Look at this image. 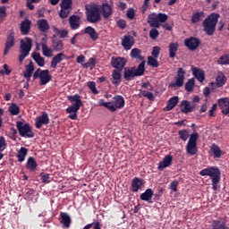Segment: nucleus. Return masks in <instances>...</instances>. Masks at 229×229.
Masks as SVG:
<instances>
[{"instance_id":"f257e3e1","label":"nucleus","mask_w":229,"mask_h":229,"mask_svg":"<svg viewBox=\"0 0 229 229\" xmlns=\"http://www.w3.org/2000/svg\"><path fill=\"white\" fill-rule=\"evenodd\" d=\"M200 176H209L212 182V189L217 191L218 183L221 181V170L217 166H208L199 172Z\"/></svg>"},{"instance_id":"f03ea898","label":"nucleus","mask_w":229,"mask_h":229,"mask_svg":"<svg viewBox=\"0 0 229 229\" xmlns=\"http://www.w3.org/2000/svg\"><path fill=\"white\" fill-rule=\"evenodd\" d=\"M68 100L70 102H74V104H72L66 109V112L70 114L68 117L72 121H76L78 119L77 113L80 110V108L83 106V102L81 99V96L78 94L68 96Z\"/></svg>"},{"instance_id":"7ed1b4c3","label":"nucleus","mask_w":229,"mask_h":229,"mask_svg":"<svg viewBox=\"0 0 229 229\" xmlns=\"http://www.w3.org/2000/svg\"><path fill=\"white\" fill-rule=\"evenodd\" d=\"M99 105L106 107L110 112H116L117 110L123 109L126 105V102L124 101V98L122 95H115L112 101L107 103L105 102L104 99H100Z\"/></svg>"},{"instance_id":"20e7f679","label":"nucleus","mask_w":229,"mask_h":229,"mask_svg":"<svg viewBox=\"0 0 229 229\" xmlns=\"http://www.w3.org/2000/svg\"><path fill=\"white\" fill-rule=\"evenodd\" d=\"M219 17L220 14L213 13L203 21L202 27L206 35L213 36L215 34Z\"/></svg>"},{"instance_id":"39448f33","label":"nucleus","mask_w":229,"mask_h":229,"mask_svg":"<svg viewBox=\"0 0 229 229\" xmlns=\"http://www.w3.org/2000/svg\"><path fill=\"white\" fill-rule=\"evenodd\" d=\"M145 72V62H141L139 66L136 68L132 67H125L123 72V78L126 81H131L135 77H140L144 74Z\"/></svg>"},{"instance_id":"423d86ee","label":"nucleus","mask_w":229,"mask_h":229,"mask_svg":"<svg viewBox=\"0 0 229 229\" xmlns=\"http://www.w3.org/2000/svg\"><path fill=\"white\" fill-rule=\"evenodd\" d=\"M86 21L90 23H98L102 21L99 5L89 4L85 5Z\"/></svg>"},{"instance_id":"0eeeda50","label":"nucleus","mask_w":229,"mask_h":229,"mask_svg":"<svg viewBox=\"0 0 229 229\" xmlns=\"http://www.w3.org/2000/svg\"><path fill=\"white\" fill-rule=\"evenodd\" d=\"M24 41L23 39L20 40V55L19 62L22 63L28 55L32 48V39L30 37H26Z\"/></svg>"},{"instance_id":"6e6552de","label":"nucleus","mask_w":229,"mask_h":229,"mask_svg":"<svg viewBox=\"0 0 229 229\" xmlns=\"http://www.w3.org/2000/svg\"><path fill=\"white\" fill-rule=\"evenodd\" d=\"M168 15L165 13H150L148 16V23L150 28L159 29L161 27L160 23H164L167 21Z\"/></svg>"},{"instance_id":"1a4fd4ad","label":"nucleus","mask_w":229,"mask_h":229,"mask_svg":"<svg viewBox=\"0 0 229 229\" xmlns=\"http://www.w3.org/2000/svg\"><path fill=\"white\" fill-rule=\"evenodd\" d=\"M16 128L19 131V135L22 138L32 139L35 137V133L32 131V127L30 123H24L21 121L16 123Z\"/></svg>"},{"instance_id":"9d476101","label":"nucleus","mask_w":229,"mask_h":229,"mask_svg":"<svg viewBox=\"0 0 229 229\" xmlns=\"http://www.w3.org/2000/svg\"><path fill=\"white\" fill-rule=\"evenodd\" d=\"M37 79H39V83L41 86H45L52 81V75L49 74L48 70H42L41 68H38L32 75V81H35Z\"/></svg>"},{"instance_id":"9b49d317","label":"nucleus","mask_w":229,"mask_h":229,"mask_svg":"<svg viewBox=\"0 0 229 229\" xmlns=\"http://www.w3.org/2000/svg\"><path fill=\"white\" fill-rule=\"evenodd\" d=\"M199 140V133L194 132L190 136V140L188 144L186 145L187 153L191 156H195L198 153V142Z\"/></svg>"},{"instance_id":"f8f14e48","label":"nucleus","mask_w":229,"mask_h":229,"mask_svg":"<svg viewBox=\"0 0 229 229\" xmlns=\"http://www.w3.org/2000/svg\"><path fill=\"white\" fill-rule=\"evenodd\" d=\"M185 73L183 68H178L177 76L175 77V82H171L169 88H182L184 85Z\"/></svg>"},{"instance_id":"ddd939ff","label":"nucleus","mask_w":229,"mask_h":229,"mask_svg":"<svg viewBox=\"0 0 229 229\" xmlns=\"http://www.w3.org/2000/svg\"><path fill=\"white\" fill-rule=\"evenodd\" d=\"M14 46H15V34L13 30H10L7 33L4 55H6Z\"/></svg>"},{"instance_id":"4468645a","label":"nucleus","mask_w":229,"mask_h":229,"mask_svg":"<svg viewBox=\"0 0 229 229\" xmlns=\"http://www.w3.org/2000/svg\"><path fill=\"white\" fill-rule=\"evenodd\" d=\"M183 44L190 51H196L200 45V40L197 37H190L184 39Z\"/></svg>"},{"instance_id":"2eb2a0df","label":"nucleus","mask_w":229,"mask_h":229,"mask_svg":"<svg viewBox=\"0 0 229 229\" xmlns=\"http://www.w3.org/2000/svg\"><path fill=\"white\" fill-rule=\"evenodd\" d=\"M111 65L117 71H123L124 66H126V58L121 56H113L111 59Z\"/></svg>"},{"instance_id":"dca6fc26","label":"nucleus","mask_w":229,"mask_h":229,"mask_svg":"<svg viewBox=\"0 0 229 229\" xmlns=\"http://www.w3.org/2000/svg\"><path fill=\"white\" fill-rule=\"evenodd\" d=\"M49 123V117L46 112L42 113L40 116H38L35 120L36 129L40 130L43 125Z\"/></svg>"},{"instance_id":"f3484780","label":"nucleus","mask_w":229,"mask_h":229,"mask_svg":"<svg viewBox=\"0 0 229 229\" xmlns=\"http://www.w3.org/2000/svg\"><path fill=\"white\" fill-rule=\"evenodd\" d=\"M218 107L221 109V113L224 115L229 114V98H218Z\"/></svg>"},{"instance_id":"a211bd4d","label":"nucleus","mask_w":229,"mask_h":229,"mask_svg":"<svg viewBox=\"0 0 229 229\" xmlns=\"http://www.w3.org/2000/svg\"><path fill=\"white\" fill-rule=\"evenodd\" d=\"M174 161V157L172 155H167L163 157L162 161L159 162L157 169L158 171H163L164 169L172 165Z\"/></svg>"},{"instance_id":"6ab92c4d","label":"nucleus","mask_w":229,"mask_h":229,"mask_svg":"<svg viewBox=\"0 0 229 229\" xmlns=\"http://www.w3.org/2000/svg\"><path fill=\"white\" fill-rule=\"evenodd\" d=\"M98 7L100 10V14L102 13L105 20H107L112 16L113 9L111 5H109L108 4H103L102 5H98Z\"/></svg>"},{"instance_id":"aec40b11","label":"nucleus","mask_w":229,"mask_h":229,"mask_svg":"<svg viewBox=\"0 0 229 229\" xmlns=\"http://www.w3.org/2000/svg\"><path fill=\"white\" fill-rule=\"evenodd\" d=\"M144 184V181L140 177H134L132 182H131V192H139L141 190Z\"/></svg>"},{"instance_id":"412c9836","label":"nucleus","mask_w":229,"mask_h":229,"mask_svg":"<svg viewBox=\"0 0 229 229\" xmlns=\"http://www.w3.org/2000/svg\"><path fill=\"white\" fill-rule=\"evenodd\" d=\"M52 49L53 51H56V52H60L64 49V41L62 39L57 38L55 35H53Z\"/></svg>"},{"instance_id":"4be33fe9","label":"nucleus","mask_w":229,"mask_h":229,"mask_svg":"<svg viewBox=\"0 0 229 229\" xmlns=\"http://www.w3.org/2000/svg\"><path fill=\"white\" fill-rule=\"evenodd\" d=\"M69 23H70V28L72 30H78L80 28V25H81V17L79 15L72 14L69 18Z\"/></svg>"},{"instance_id":"5701e85b","label":"nucleus","mask_w":229,"mask_h":229,"mask_svg":"<svg viewBox=\"0 0 229 229\" xmlns=\"http://www.w3.org/2000/svg\"><path fill=\"white\" fill-rule=\"evenodd\" d=\"M31 30V21L28 19H25L21 24H20V31H21V34L23 36H27L30 34Z\"/></svg>"},{"instance_id":"b1692460","label":"nucleus","mask_w":229,"mask_h":229,"mask_svg":"<svg viewBox=\"0 0 229 229\" xmlns=\"http://www.w3.org/2000/svg\"><path fill=\"white\" fill-rule=\"evenodd\" d=\"M66 58V55L64 53H59L56 55H54L50 63V67L52 69H55L57 67V64L59 63H62Z\"/></svg>"},{"instance_id":"393cba45","label":"nucleus","mask_w":229,"mask_h":229,"mask_svg":"<svg viewBox=\"0 0 229 229\" xmlns=\"http://www.w3.org/2000/svg\"><path fill=\"white\" fill-rule=\"evenodd\" d=\"M37 27H38V31H40L42 33H47L50 29V26L46 19L38 20Z\"/></svg>"},{"instance_id":"a878e982","label":"nucleus","mask_w":229,"mask_h":229,"mask_svg":"<svg viewBox=\"0 0 229 229\" xmlns=\"http://www.w3.org/2000/svg\"><path fill=\"white\" fill-rule=\"evenodd\" d=\"M133 45L134 39L131 36H123L122 46L126 51L131 50Z\"/></svg>"},{"instance_id":"bb28decb","label":"nucleus","mask_w":229,"mask_h":229,"mask_svg":"<svg viewBox=\"0 0 229 229\" xmlns=\"http://www.w3.org/2000/svg\"><path fill=\"white\" fill-rule=\"evenodd\" d=\"M191 72L195 79H197L199 81L203 82L205 81V72L203 70H200L198 67H191Z\"/></svg>"},{"instance_id":"cd10ccee","label":"nucleus","mask_w":229,"mask_h":229,"mask_svg":"<svg viewBox=\"0 0 229 229\" xmlns=\"http://www.w3.org/2000/svg\"><path fill=\"white\" fill-rule=\"evenodd\" d=\"M60 223L63 225V227L66 229L70 228L72 220L67 213H60Z\"/></svg>"},{"instance_id":"c85d7f7f","label":"nucleus","mask_w":229,"mask_h":229,"mask_svg":"<svg viewBox=\"0 0 229 229\" xmlns=\"http://www.w3.org/2000/svg\"><path fill=\"white\" fill-rule=\"evenodd\" d=\"M154 196V191L152 189L148 188L146 190L144 193L140 195V199L141 201H148V203H152V198Z\"/></svg>"},{"instance_id":"c756f323","label":"nucleus","mask_w":229,"mask_h":229,"mask_svg":"<svg viewBox=\"0 0 229 229\" xmlns=\"http://www.w3.org/2000/svg\"><path fill=\"white\" fill-rule=\"evenodd\" d=\"M178 102V96H174L170 98L169 100L167 101V106L165 107V112L172 111L177 106Z\"/></svg>"},{"instance_id":"7c9ffc66","label":"nucleus","mask_w":229,"mask_h":229,"mask_svg":"<svg viewBox=\"0 0 229 229\" xmlns=\"http://www.w3.org/2000/svg\"><path fill=\"white\" fill-rule=\"evenodd\" d=\"M84 34H88L93 41H97L99 38L96 29L91 26H88L84 29Z\"/></svg>"},{"instance_id":"2f4dec72","label":"nucleus","mask_w":229,"mask_h":229,"mask_svg":"<svg viewBox=\"0 0 229 229\" xmlns=\"http://www.w3.org/2000/svg\"><path fill=\"white\" fill-rule=\"evenodd\" d=\"M226 219L222 222L220 220H212L211 229H229V226L226 225Z\"/></svg>"},{"instance_id":"473e14b6","label":"nucleus","mask_w":229,"mask_h":229,"mask_svg":"<svg viewBox=\"0 0 229 229\" xmlns=\"http://www.w3.org/2000/svg\"><path fill=\"white\" fill-rule=\"evenodd\" d=\"M181 107V112L183 114L192 113L195 110V106H191L188 100H182Z\"/></svg>"},{"instance_id":"72a5a7b5","label":"nucleus","mask_w":229,"mask_h":229,"mask_svg":"<svg viewBox=\"0 0 229 229\" xmlns=\"http://www.w3.org/2000/svg\"><path fill=\"white\" fill-rule=\"evenodd\" d=\"M206 18V13L204 12H195L192 13L191 21L192 24H196L199 22L200 21H203V19Z\"/></svg>"},{"instance_id":"f704fd0d","label":"nucleus","mask_w":229,"mask_h":229,"mask_svg":"<svg viewBox=\"0 0 229 229\" xmlns=\"http://www.w3.org/2000/svg\"><path fill=\"white\" fill-rule=\"evenodd\" d=\"M31 58L32 60H34V62H36V64L39 67H44L46 61H45V58L41 56L40 53H37V52L32 53Z\"/></svg>"},{"instance_id":"c9c22d12","label":"nucleus","mask_w":229,"mask_h":229,"mask_svg":"<svg viewBox=\"0 0 229 229\" xmlns=\"http://www.w3.org/2000/svg\"><path fill=\"white\" fill-rule=\"evenodd\" d=\"M210 151L213 154L215 159H218L223 156V152L218 145L216 143L212 144L210 147Z\"/></svg>"},{"instance_id":"e433bc0d","label":"nucleus","mask_w":229,"mask_h":229,"mask_svg":"<svg viewBox=\"0 0 229 229\" xmlns=\"http://www.w3.org/2000/svg\"><path fill=\"white\" fill-rule=\"evenodd\" d=\"M35 71L34 64L32 61H30L29 64H27L25 71L23 72V76L25 79L31 78L33 72Z\"/></svg>"},{"instance_id":"4c0bfd02","label":"nucleus","mask_w":229,"mask_h":229,"mask_svg":"<svg viewBox=\"0 0 229 229\" xmlns=\"http://www.w3.org/2000/svg\"><path fill=\"white\" fill-rule=\"evenodd\" d=\"M112 83L114 85H119L122 82V73L119 70H114L112 72Z\"/></svg>"},{"instance_id":"58836bf2","label":"nucleus","mask_w":229,"mask_h":229,"mask_svg":"<svg viewBox=\"0 0 229 229\" xmlns=\"http://www.w3.org/2000/svg\"><path fill=\"white\" fill-rule=\"evenodd\" d=\"M37 167H38V164L35 158L33 157H30L27 160L26 168L31 173H33L34 171H36Z\"/></svg>"},{"instance_id":"ea45409f","label":"nucleus","mask_w":229,"mask_h":229,"mask_svg":"<svg viewBox=\"0 0 229 229\" xmlns=\"http://www.w3.org/2000/svg\"><path fill=\"white\" fill-rule=\"evenodd\" d=\"M26 156H28V148L25 147L20 148L17 153L18 162H24Z\"/></svg>"},{"instance_id":"a19ab883","label":"nucleus","mask_w":229,"mask_h":229,"mask_svg":"<svg viewBox=\"0 0 229 229\" xmlns=\"http://www.w3.org/2000/svg\"><path fill=\"white\" fill-rule=\"evenodd\" d=\"M41 50H42V55H45L46 57H53V52L55 51L52 48H49L48 46L46 43H41Z\"/></svg>"},{"instance_id":"79ce46f5","label":"nucleus","mask_w":229,"mask_h":229,"mask_svg":"<svg viewBox=\"0 0 229 229\" xmlns=\"http://www.w3.org/2000/svg\"><path fill=\"white\" fill-rule=\"evenodd\" d=\"M130 56H131V58H134L139 61L144 60V56L141 55V50L140 48L135 47L132 50H131Z\"/></svg>"},{"instance_id":"37998d69","label":"nucleus","mask_w":229,"mask_h":229,"mask_svg":"<svg viewBox=\"0 0 229 229\" xmlns=\"http://www.w3.org/2000/svg\"><path fill=\"white\" fill-rule=\"evenodd\" d=\"M169 48V57L174 59L176 56V52L178 51V44L177 43H170L168 46Z\"/></svg>"},{"instance_id":"c03bdc74","label":"nucleus","mask_w":229,"mask_h":229,"mask_svg":"<svg viewBox=\"0 0 229 229\" xmlns=\"http://www.w3.org/2000/svg\"><path fill=\"white\" fill-rule=\"evenodd\" d=\"M194 88H195V79L191 78L188 80V81L184 85V89L187 90V92H193Z\"/></svg>"},{"instance_id":"a18cd8bd","label":"nucleus","mask_w":229,"mask_h":229,"mask_svg":"<svg viewBox=\"0 0 229 229\" xmlns=\"http://www.w3.org/2000/svg\"><path fill=\"white\" fill-rule=\"evenodd\" d=\"M8 112L11 113L13 116H14L21 113V109L17 104L13 103L11 106H9Z\"/></svg>"},{"instance_id":"49530a36","label":"nucleus","mask_w":229,"mask_h":229,"mask_svg":"<svg viewBox=\"0 0 229 229\" xmlns=\"http://www.w3.org/2000/svg\"><path fill=\"white\" fill-rule=\"evenodd\" d=\"M178 135L179 139L183 142H186L190 137V133L187 129L178 131Z\"/></svg>"},{"instance_id":"de8ad7c7","label":"nucleus","mask_w":229,"mask_h":229,"mask_svg":"<svg viewBox=\"0 0 229 229\" xmlns=\"http://www.w3.org/2000/svg\"><path fill=\"white\" fill-rule=\"evenodd\" d=\"M97 65V59L95 57H90L88 63H85L84 64H82V66L85 69H94Z\"/></svg>"},{"instance_id":"09e8293b","label":"nucleus","mask_w":229,"mask_h":229,"mask_svg":"<svg viewBox=\"0 0 229 229\" xmlns=\"http://www.w3.org/2000/svg\"><path fill=\"white\" fill-rule=\"evenodd\" d=\"M71 12H72V9L61 7V10L59 12V16L63 20L67 19Z\"/></svg>"},{"instance_id":"8fccbe9b","label":"nucleus","mask_w":229,"mask_h":229,"mask_svg":"<svg viewBox=\"0 0 229 229\" xmlns=\"http://www.w3.org/2000/svg\"><path fill=\"white\" fill-rule=\"evenodd\" d=\"M216 86H218V88H221L223 87L226 81H227V79H226V76L221 74V75H218L216 76Z\"/></svg>"},{"instance_id":"3c124183","label":"nucleus","mask_w":229,"mask_h":229,"mask_svg":"<svg viewBox=\"0 0 229 229\" xmlns=\"http://www.w3.org/2000/svg\"><path fill=\"white\" fill-rule=\"evenodd\" d=\"M73 1L72 0H62L60 4L61 8L72 9Z\"/></svg>"},{"instance_id":"603ef678","label":"nucleus","mask_w":229,"mask_h":229,"mask_svg":"<svg viewBox=\"0 0 229 229\" xmlns=\"http://www.w3.org/2000/svg\"><path fill=\"white\" fill-rule=\"evenodd\" d=\"M148 64L150 66V67H154V68H157L159 66L158 64V62L157 61V58L149 55L148 57Z\"/></svg>"},{"instance_id":"864d4df0","label":"nucleus","mask_w":229,"mask_h":229,"mask_svg":"<svg viewBox=\"0 0 229 229\" xmlns=\"http://www.w3.org/2000/svg\"><path fill=\"white\" fill-rule=\"evenodd\" d=\"M53 31L56 32L59 35L60 38H65L67 37V35H68V31L66 30H60L56 27L53 28Z\"/></svg>"},{"instance_id":"5fc2aeb1","label":"nucleus","mask_w":229,"mask_h":229,"mask_svg":"<svg viewBox=\"0 0 229 229\" xmlns=\"http://www.w3.org/2000/svg\"><path fill=\"white\" fill-rule=\"evenodd\" d=\"M218 64L228 65L229 64V55H221L218 58Z\"/></svg>"},{"instance_id":"6e6d98bb","label":"nucleus","mask_w":229,"mask_h":229,"mask_svg":"<svg viewBox=\"0 0 229 229\" xmlns=\"http://www.w3.org/2000/svg\"><path fill=\"white\" fill-rule=\"evenodd\" d=\"M91 227H93V229H101V224L99 221H96L87 225H84L82 229H90Z\"/></svg>"},{"instance_id":"4d7b16f0","label":"nucleus","mask_w":229,"mask_h":229,"mask_svg":"<svg viewBox=\"0 0 229 229\" xmlns=\"http://www.w3.org/2000/svg\"><path fill=\"white\" fill-rule=\"evenodd\" d=\"M159 36H160V32L156 28H152L149 30V38L152 40H156Z\"/></svg>"},{"instance_id":"13d9d810","label":"nucleus","mask_w":229,"mask_h":229,"mask_svg":"<svg viewBox=\"0 0 229 229\" xmlns=\"http://www.w3.org/2000/svg\"><path fill=\"white\" fill-rule=\"evenodd\" d=\"M161 47L158 46H155L152 47L151 56L157 58L160 55Z\"/></svg>"},{"instance_id":"bf43d9fd","label":"nucleus","mask_w":229,"mask_h":229,"mask_svg":"<svg viewBox=\"0 0 229 229\" xmlns=\"http://www.w3.org/2000/svg\"><path fill=\"white\" fill-rule=\"evenodd\" d=\"M39 177L41 179V182H44V183L51 182V177H49L48 174L41 173L39 174Z\"/></svg>"},{"instance_id":"052dcab7","label":"nucleus","mask_w":229,"mask_h":229,"mask_svg":"<svg viewBox=\"0 0 229 229\" xmlns=\"http://www.w3.org/2000/svg\"><path fill=\"white\" fill-rule=\"evenodd\" d=\"M127 19L133 21L135 19V11L133 8H129L126 13Z\"/></svg>"},{"instance_id":"680f3d73","label":"nucleus","mask_w":229,"mask_h":229,"mask_svg":"<svg viewBox=\"0 0 229 229\" xmlns=\"http://www.w3.org/2000/svg\"><path fill=\"white\" fill-rule=\"evenodd\" d=\"M88 87L89 88V89L91 90V92L96 95V94H98V91L97 89V85H96V82L94 81H89L88 82Z\"/></svg>"},{"instance_id":"e2e57ef3","label":"nucleus","mask_w":229,"mask_h":229,"mask_svg":"<svg viewBox=\"0 0 229 229\" xmlns=\"http://www.w3.org/2000/svg\"><path fill=\"white\" fill-rule=\"evenodd\" d=\"M7 148V143H6V140L4 139V136L0 137V151L3 152Z\"/></svg>"},{"instance_id":"0e129e2a","label":"nucleus","mask_w":229,"mask_h":229,"mask_svg":"<svg viewBox=\"0 0 229 229\" xmlns=\"http://www.w3.org/2000/svg\"><path fill=\"white\" fill-rule=\"evenodd\" d=\"M17 134H18L17 130H15L14 128H11V131L9 132V138H11V140L15 141L17 140Z\"/></svg>"},{"instance_id":"69168bd1","label":"nucleus","mask_w":229,"mask_h":229,"mask_svg":"<svg viewBox=\"0 0 229 229\" xmlns=\"http://www.w3.org/2000/svg\"><path fill=\"white\" fill-rule=\"evenodd\" d=\"M178 184H179L178 181H173L170 183L169 189L173 191V192H178V188H177Z\"/></svg>"},{"instance_id":"338daca9","label":"nucleus","mask_w":229,"mask_h":229,"mask_svg":"<svg viewBox=\"0 0 229 229\" xmlns=\"http://www.w3.org/2000/svg\"><path fill=\"white\" fill-rule=\"evenodd\" d=\"M117 27L120 28L121 30L126 29V21L125 20H118Z\"/></svg>"},{"instance_id":"774afa93","label":"nucleus","mask_w":229,"mask_h":229,"mask_svg":"<svg viewBox=\"0 0 229 229\" xmlns=\"http://www.w3.org/2000/svg\"><path fill=\"white\" fill-rule=\"evenodd\" d=\"M85 59H86V56L83 55H81L77 57V63L78 64H84V62H85Z\"/></svg>"}]
</instances>
